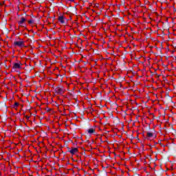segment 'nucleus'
Returning <instances> with one entry per match:
<instances>
[{
  "label": "nucleus",
  "instance_id": "obj_1",
  "mask_svg": "<svg viewBox=\"0 0 176 176\" xmlns=\"http://www.w3.org/2000/svg\"><path fill=\"white\" fill-rule=\"evenodd\" d=\"M14 47H24L23 41H16L13 43Z\"/></svg>",
  "mask_w": 176,
  "mask_h": 176
},
{
  "label": "nucleus",
  "instance_id": "obj_2",
  "mask_svg": "<svg viewBox=\"0 0 176 176\" xmlns=\"http://www.w3.org/2000/svg\"><path fill=\"white\" fill-rule=\"evenodd\" d=\"M21 62H19V63H15L13 64V67L12 68L14 69H21Z\"/></svg>",
  "mask_w": 176,
  "mask_h": 176
},
{
  "label": "nucleus",
  "instance_id": "obj_3",
  "mask_svg": "<svg viewBox=\"0 0 176 176\" xmlns=\"http://www.w3.org/2000/svg\"><path fill=\"white\" fill-rule=\"evenodd\" d=\"M65 16L61 15L58 17V21L60 23V24H65Z\"/></svg>",
  "mask_w": 176,
  "mask_h": 176
},
{
  "label": "nucleus",
  "instance_id": "obj_4",
  "mask_svg": "<svg viewBox=\"0 0 176 176\" xmlns=\"http://www.w3.org/2000/svg\"><path fill=\"white\" fill-rule=\"evenodd\" d=\"M79 152V150H78V148H73L72 150L69 151V153L71 155H76Z\"/></svg>",
  "mask_w": 176,
  "mask_h": 176
},
{
  "label": "nucleus",
  "instance_id": "obj_5",
  "mask_svg": "<svg viewBox=\"0 0 176 176\" xmlns=\"http://www.w3.org/2000/svg\"><path fill=\"white\" fill-rule=\"evenodd\" d=\"M25 21H26L25 18L22 17L21 18V20L18 21V23L19 24V25H23V24H24Z\"/></svg>",
  "mask_w": 176,
  "mask_h": 176
},
{
  "label": "nucleus",
  "instance_id": "obj_6",
  "mask_svg": "<svg viewBox=\"0 0 176 176\" xmlns=\"http://www.w3.org/2000/svg\"><path fill=\"white\" fill-rule=\"evenodd\" d=\"M88 134H94V133H96V129L91 128L87 130Z\"/></svg>",
  "mask_w": 176,
  "mask_h": 176
},
{
  "label": "nucleus",
  "instance_id": "obj_7",
  "mask_svg": "<svg viewBox=\"0 0 176 176\" xmlns=\"http://www.w3.org/2000/svg\"><path fill=\"white\" fill-rule=\"evenodd\" d=\"M146 137L147 138H152V137H153V133L151 132H147Z\"/></svg>",
  "mask_w": 176,
  "mask_h": 176
},
{
  "label": "nucleus",
  "instance_id": "obj_8",
  "mask_svg": "<svg viewBox=\"0 0 176 176\" xmlns=\"http://www.w3.org/2000/svg\"><path fill=\"white\" fill-rule=\"evenodd\" d=\"M19 102H15L14 103V108H15V109H16L19 107Z\"/></svg>",
  "mask_w": 176,
  "mask_h": 176
},
{
  "label": "nucleus",
  "instance_id": "obj_9",
  "mask_svg": "<svg viewBox=\"0 0 176 176\" xmlns=\"http://www.w3.org/2000/svg\"><path fill=\"white\" fill-rule=\"evenodd\" d=\"M58 92L59 93V94H64V91H63V89H58Z\"/></svg>",
  "mask_w": 176,
  "mask_h": 176
},
{
  "label": "nucleus",
  "instance_id": "obj_10",
  "mask_svg": "<svg viewBox=\"0 0 176 176\" xmlns=\"http://www.w3.org/2000/svg\"><path fill=\"white\" fill-rule=\"evenodd\" d=\"M28 24H34V20L30 19V20L28 21Z\"/></svg>",
  "mask_w": 176,
  "mask_h": 176
},
{
  "label": "nucleus",
  "instance_id": "obj_11",
  "mask_svg": "<svg viewBox=\"0 0 176 176\" xmlns=\"http://www.w3.org/2000/svg\"><path fill=\"white\" fill-rule=\"evenodd\" d=\"M25 118L27 120H30V116H25Z\"/></svg>",
  "mask_w": 176,
  "mask_h": 176
},
{
  "label": "nucleus",
  "instance_id": "obj_12",
  "mask_svg": "<svg viewBox=\"0 0 176 176\" xmlns=\"http://www.w3.org/2000/svg\"><path fill=\"white\" fill-rule=\"evenodd\" d=\"M69 1V2H74L75 0H67Z\"/></svg>",
  "mask_w": 176,
  "mask_h": 176
},
{
  "label": "nucleus",
  "instance_id": "obj_13",
  "mask_svg": "<svg viewBox=\"0 0 176 176\" xmlns=\"http://www.w3.org/2000/svg\"><path fill=\"white\" fill-rule=\"evenodd\" d=\"M1 175H2V173H1V171H0V176H1Z\"/></svg>",
  "mask_w": 176,
  "mask_h": 176
}]
</instances>
